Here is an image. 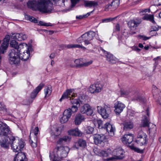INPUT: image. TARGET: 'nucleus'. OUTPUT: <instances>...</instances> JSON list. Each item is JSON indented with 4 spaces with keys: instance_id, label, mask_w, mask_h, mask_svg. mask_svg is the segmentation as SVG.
Returning <instances> with one entry per match:
<instances>
[{
    "instance_id": "nucleus-1",
    "label": "nucleus",
    "mask_w": 161,
    "mask_h": 161,
    "mask_svg": "<svg viewBox=\"0 0 161 161\" xmlns=\"http://www.w3.org/2000/svg\"><path fill=\"white\" fill-rule=\"evenodd\" d=\"M11 131L9 127L5 123L0 121V145L5 149H8L11 144L12 149L15 152H18L24 147V142L16 139L10 136Z\"/></svg>"
},
{
    "instance_id": "nucleus-2",
    "label": "nucleus",
    "mask_w": 161,
    "mask_h": 161,
    "mask_svg": "<svg viewBox=\"0 0 161 161\" xmlns=\"http://www.w3.org/2000/svg\"><path fill=\"white\" fill-rule=\"evenodd\" d=\"M27 5L28 7L33 10H38L45 13H50L54 11L53 4L49 0H38L29 1Z\"/></svg>"
},
{
    "instance_id": "nucleus-3",
    "label": "nucleus",
    "mask_w": 161,
    "mask_h": 161,
    "mask_svg": "<svg viewBox=\"0 0 161 161\" xmlns=\"http://www.w3.org/2000/svg\"><path fill=\"white\" fill-rule=\"evenodd\" d=\"M69 150L67 147H57L54 149L53 153H50V159H54L55 157L56 159H58L59 161L60 158H65L67 156Z\"/></svg>"
},
{
    "instance_id": "nucleus-4",
    "label": "nucleus",
    "mask_w": 161,
    "mask_h": 161,
    "mask_svg": "<svg viewBox=\"0 0 161 161\" xmlns=\"http://www.w3.org/2000/svg\"><path fill=\"white\" fill-rule=\"evenodd\" d=\"M95 35V32L92 31L87 32L77 39V42L81 43L84 42L85 45H88L91 43L90 41L93 39Z\"/></svg>"
},
{
    "instance_id": "nucleus-5",
    "label": "nucleus",
    "mask_w": 161,
    "mask_h": 161,
    "mask_svg": "<svg viewBox=\"0 0 161 161\" xmlns=\"http://www.w3.org/2000/svg\"><path fill=\"white\" fill-rule=\"evenodd\" d=\"M73 92V89H68L63 94L61 98L60 99V101L62 99L66 98H69L70 100V102L72 104H75L76 105H79V100L77 98H75L74 97H75V96H76V94L75 93Z\"/></svg>"
},
{
    "instance_id": "nucleus-6",
    "label": "nucleus",
    "mask_w": 161,
    "mask_h": 161,
    "mask_svg": "<svg viewBox=\"0 0 161 161\" xmlns=\"http://www.w3.org/2000/svg\"><path fill=\"white\" fill-rule=\"evenodd\" d=\"M8 61L11 64H17L20 62L19 53L16 50L12 49L8 52Z\"/></svg>"
},
{
    "instance_id": "nucleus-7",
    "label": "nucleus",
    "mask_w": 161,
    "mask_h": 161,
    "mask_svg": "<svg viewBox=\"0 0 161 161\" xmlns=\"http://www.w3.org/2000/svg\"><path fill=\"white\" fill-rule=\"evenodd\" d=\"M149 121V118L145 115L143 116L142 122V126L143 127L148 126L149 133L154 134L156 132V125Z\"/></svg>"
},
{
    "instance_id": "nucleus-8",
    "label": "nucleus",
    "mask_w": 161,
    "mask_h": 161,
    "mask_svg": "<svg viewBox=\"0 0 161 161\" xmlns=\"http://www.w3.org/2000/svg\"><path fill=\"white\" fill-rule=\"evenodd\" d=\"M97 112L104 119L107 118L111 112L110 107L106 105H105L103 107L98 106L97 107Z\"/></svg>"
},
{
    "instance_id": "nucleus-9",
    "label": "nucleus",
    "mask_w": 161,
    "mask_h": 161,
    "mask_svg": "<svg viewBox=\"0 0 161 161\" xmlns=\"http://www.w3.org/2000/svg\"><path fill=\"white\" fill-rule=\"evenodd\" d=\"M39 131V129L38 127H36L33 131V134H30L29 136V142L31 146L33 147L36 146L37 136Z\"/></svg>"
},
{
    "instance_id": "nucleus-10",
    "label": "nucleus",
    "mask_w": 161,
    "mask_h": 161,
    "mask_svg": "<svg viewBox=\"0 0 161 161\" xmlns=\"http://www.w3.org/2000/svg\"><path fill=\"white\" fill-rule=\"evenodd\" d=\"M80 110L81 113L86 114L88 116L92 115L93 113V111L90 105L86 103L80 107Z\"/></svg>"
},
{
    "instance_id": "nucleus-11",
    "label": "nucleus",
    "mask_w": 161,
    "mask_h": 161,
    "mask_svg": "<svg viewBox=\"0 0 161 161\" xmlns=\"http://www.w3.org/2000/svg\"><path fill=\"white\" fill-rule=\"evenodd\" d=\"M95 127V124L92 121H88L84 126V132L87 134H92Z\"/></svg>"
},
{
    "instance_id": "nucleus-12",
    "label": "nucleus",
    "mask_w": 161,
    "mask_h": 161,
    "mask_svg": "<svg viewBox=\"0 0 161 161\" xmlns=\"http://www.w3.org/2000/svg\"><path fill=\"white\" fill-rule=\"evenodd\" d=\"M125 152L120 147L114 149L112 153L113 156L115 157V158L121 159L125 157Z\"/></svg>"
},
{
    "instance_id": "nucleus-13",
    "label": "nucleus",
    "mask_w": 161,
    "mask_h": 161,
    "mask_svg": "<svg viewBox=\"0 0 161 161\" xmlns=\"http://www.w3.org/2000/svg\"><path fill=\"white\" fill-rule=\"evenodd\" d=\"M105 138V136L103 134H96L93 136L95 143L96 145H101L103 146Z\"/></svg>"
},
{
    "instance_id": "nucleus-14",
    "label": "nucleus",
    "mask_w": 161,
    "mask_h": 161,
    "mask_svg": "<svg viewBox=\"0 0 161 161\" xmlns=\"http://www.w3.org/2000/svg\"><path fill=\"white\" fill-rule=\"evenodd\" d=\"M121 141L124 144L130 145L133 140V136L132 134H125L121 138Z\"/></svg>"
},
{
    "instance_id": "nucleus-15",
    "label": "nucleus",
    "mask_w": 161,
    "mask_h": 161,
    "mask_svg": "<svg viewBox=\"0 0 161 161\" xmlns=\"http://www.w3.org/2000/svg\"><path fill=\"white\" fill-rule=\"evenodd\" d=\"M124 104L119 101H117L114 104V111L116 114H119L125 108Z\"/></svg>"
},
{
    "instance_id": "nucleus-16",
    "label": "nucleus",
    "mask_w": 161,
    "mask_h": 161,
    "mask_svg": "<svg viewBox=\"0 0 161 161\" xmlns=\"http://www.w3.org/2000/svg\"><path fill=\"white\" fill-rule=\"evenodd\" d=\"M71 115V110L70 108L65 110L63 113V116L60 119V122L64 124L67 122Z\"/></svg>"
},
{
    "instance_id": "nucleus-17",
    "label": "nucleus",
    "mask_w": 161,
    "mask_h": 161,
    "mask_svg": "<svg viewBox=\"0 0 161 161\" xmlns=\"http://www.w3.org/2000/svg\"><path fill=\"white\" fill-rule=\"evenodd\" d=\"M101 89V85L100 84H96L91 85L89 88V91L91 93H94L100 92Z\"/></svg>"
},
{
    "instance_id": "nucleus-18",
    "label": "nucleus",
    "mask_w": 161,
    "mask_h": 161,
    "mask_svg": "<svg viewBox=\"0 0 161 161\" xmlns=\"http://www.w3.org/2000/svg\"><path fill=\"white\" fill-rule=\"evenodd\" d=\"M27 49H30V50H31L32 49L31 46H28L27 44L25 43H21L18 44L16 50L20 53H21L20 52H24V50H26Z\"/></svg>"
},
{
    "instance_id": "nucleus-19",
    "label": "nucleus",
    "mask_w": 161,
    "mask_h": 161,
    "mask_svg": "<svg viewBox=\"0 0 161 161\" xmlns=\"http://www.w3.org/2000/svg\"><path fill=\"white\" fill-rule=\"evenodd\" d=\"M25 51V52L24 51L22 53H19L20 60L21 59L24 61H25L28 59L30 56V52H32V49L31 50H30V49H27Z\"/></svg>"
},
{
    "instance_id": "nucleus-20",
    "label": "nucleus",
    "mask_w": 161,
    "mask_h": 161,
    "mask_svg": "<svg viewBox=\"0 0 161 161\" xmlns=\"http://www.w3.org/2000/svg\"><path fill=\"white\" fill-rule=\"evenodd\" d=\"M14 161H28L24 153L22 152H18L16 155Z\"/></svg>"
},
{
    "instance_id": "nucleus-21",
    "label": "nucleus",
    "mask_w": 161,
    "mask_h": 161,
    "mask_svg": "<svg viewBox=\"0 0 161 161\" xmlns=\"http://www.w3.org/2000/svg\"><path fill=\"white\" fill-rule=\"evenodd\" d=\"M11 38L17 40L18 41H21L26 39L27 37L26 35L22 33H17L13 34Z\"/></svg>"
},
{
    "instance_id": "nucleus-22",
    "label": "nucleus",
    "mask_w": 161,
    "mask_h": 161,
    "mask_svg": "<svg viewBox=\"0 0 161 161\" xmlns=\"http://www.w3.org/2000/svg\"><path fill=\"white\" fill-rule=\"evenodd\" d=\"M103 128L105 129H106L107 131L111 136L114 135L115 128L111 124L109 123H106L104 125Z\"/></svg>"
},
{
    "instance_id": "nucleus-23",
    "label": "nucleus",
    "mask_w": 161,
    "mask_h": 161,
    "mask_svg": "<svg viewBox=\"0 0 161 161\" xmlns=\"http://www.w3.org/2000/svg\"><path fill=\"white\" fill-rule=\"evenodd\" d=\"M86 146V142L85 140L82 139H80L75 142L74 147L78 149L80 147L84 148Z\"/></svg>"
},
{
    "instance_id": "nucleus-24",
    "label": "nucleus",
    "mask_w": 161,
    "mask_h": 161,
    "mask_svg": "<svg viewBox=\"0 0 161 161\" xmlns=\"http://www.w3.org/2000/svg\"><path fill=\"white\" fill-rule=\"evenodd\" d=\"M141 22V20H131L129 21L127 24L131 30H134L136 29V27L140 24Z\"/></svg>"
},
{
    "instance_id": "nucleus-25",
    "label": "nucleus",
    "mask_w": 161,
    "mask_h": 161,
    "mask_svg": "<svg viewBox=\"0 0 161 161\" xmlns=\"http://www.w3.org/2000/svg\"><path fill=\"white\" fill-rule=\"evenodd\" d=\"M44 86V84L41 83L34 90L31 94V97L34 98L36 96L39 92L42 89Z\"/></svg>"
},
{
    "instance_id": "nucleus-26",
    "label": "nucleus",
    "mask_w": 161,
    "mask_h": 161,
    "mask_svg": "<svg viewBox=\"0 0 161 161\" xmlns=\"http://www.w3.org/2000/svg\"><path fill=\"white\" fill-rule=\"evenodd\" d=\"M123 129L125 130H128L132 129L134 127L133 122L131 121H125L123 123Z\"/></svg>"
},
{
    "instance_id": "nucleus-27",
    "label": "nucleus",
    "mask_w": 161,
    "mask_h": 161,
    "mask_svg": "<svg viewBox=\"0 0 161 161\" xmlns=\"http://www.w3.org/2000/svg\"><path fill=\"white\" fill-rule=\"evenodd\" d=\"M60 131L57 127H53L51 130V137L54 139L57 138L58 136L60 134Z\"/></svg>"
},
{
    "instance_id": "nucleus-28",
    "label": "nucleus",
    "mask_w": 161,
    "mask_h": 161,
    "mask_svg": "<svg viewBox=\"0 0 161 161\" xmlns=\"http://www.w3.org/2000/svg\"><path fill=\"white\" fill-rule=\"evenodd\" d=\"M106 60L110 63L115 64L117 61V59L111 54L108 53L106 55Z\"/></svg>"
},
{
    "instance_id": "nucleus-29",
    "label": "nucleus",
    "mask_w": 161,
    "mask_h": 161,
    "mask_svg": "<svg viewBox=\"0 0 161 161\" xmlns=\"http://www.w3.org/2000/svg\"><path fill=\"white\" fill-rule=\"evenodd\" d=\"M71 139V137L70 136H64L59 138L57 143L58 144H63L65 143L69 142Z\"/></svg>"
},
{
    "instance_id": "nucleus-30",
    "label": "nucleus",
    "mask_w": 161,
    "mask_h": 161,
    "mask_svg": "<svg viewBox=\"0 0 161 161\" xmlns=\"http://www.w3.org/2000/svg\"><path fill=\"white\" fill-rule=\"evenodd\" d=\"M84 119V117L83 116L80 114H77L75 118V124L76 125H79Z\"/></svg>"
},
{
    "instance_id": "nucleus-31",
    "label": "nucleus",
    "mask_w": 161,
    "mask_h": 161,
    "mask_svg": "<svg viewBox=\"0 0 161 161\" xmlns=\"http://www.w3.org/2000/svg\"><path fill=\"white\" fill-rule=\"evenodd\" d=\"M69 134L71 135L75 136H80L82 135V133L78 128H76L75 129L71 130L68 132Z\"/></svg>"
},
{
    "instance_id": "nucleus-32",
    "label": "nucleus",
    "mask_w": 161,
    "mask_h": 161,
    "mask_svg": "<svg viewBox=\"0 0 161 161\" xmlns=\"http://www.w3.org/2000/svg\"><path fill=\"white\" fill-rule=\"evenodd\" d=\"M98 153V155L105 157H107L110 154H111V150L110 149H108L107 151L103 150H99Z\"/></svg>"
},
{
    "instance_id": "nucleus-33",
    "label": "nucleus",
    "mask_w": 161,
    "mask_h": 161,
    "mask_svg": "<svg viewBox=\"0 0 161 161\" xmlns=\"http://www.w3.org/2000/svg\"><path fill=\"white\" fill-rule=\"evenodd\" d=\"M65 48H82L85 49V47L80 45L79 44H70L68 45H65L64 46Z\"/></svg>"
},
{
    "instance_id": "nucleus-34",
    "label": "nucleus",
    "mask_w": 161,
    "mask_h": 161,
    "mask_svg": "<svg viewBox=\"0 0 161 161\" xmlns=\"http://www.w3.org/2000/svg\"><path fill=\"white\" fill-rule=\"evenodd\" d=\"M84 4L85 7H94L97 5V2L93 1H85Z\"/></svg>"
},
{
    "instance_id": "nucleus-35",
    "label": "nucleus",
    "mask_w": 161,
    "mask_h": 161,
    "mask_svg": "<svg viewBox=\"0 0 161 161\" xmlns=\"http://www.w3.org/2000/svg\"><path fill=\"white\" fill-rule=\"evenodd\" d=\"M147 137H144L140 138H136V142L140 145H143L147 143Z\"/></svg>"
},
{
    "instance_id": "nucleus-36",
    "label": "nucleus",
    "mask_w": 161,
    "mask_h": 161,
    "mask_svg": "<svg viewBox=\"0 0 161 161\" xmlns=\"http://www.w3.org/2000/svg\"><path fill=\"white\" fill-rule=\"evenodd\" d=\"M144 20H149L153 23H155L154 20V16L153 15L146 14L142 17Z\"/></svg>"
},
{
    "instance_id": "nucleus-37",
    "label": "nucleus",
    "mask_w": 161,
    "mask_h": 161,
    "mask_svg": "<svg viewBox=\"0 0 161 161\" xmlns=\"http://www.w3.org/2000/svg\"><path fill=\"white\" fill-rule=\"evenodd\" d=\"M120 0H109V3H111L112 8H117L119 4Z\"/></svg>"
},
{
    "instance_id": "nucleus-38",
    "label": "nucleus",
    "mask_w": 161,
    "mask_h": 161,
    "mask_svg": "<svg viewBox=\"0 0 161 161\" xmlns=\"http://www.w3.org/2000/svg\"><path fill=\"white\" fill-rule=\"evenodd\" d=\"M44 91L45 95V97L49 96L52 92V87L51 86L46 87L44 89Z\"/></svg>"
},
{
    "instance_id": "nucleus-39",
    "label": "nucleus",
    "mask_w": 161,
    "mask_h": 161,
    "mask_svg": "<svg viewBox=\"0 0 161 161\" xmlns=\"http://www.w3.org/2000/svg\"><path fill=\"white\" fill-rule=\"evenodd\" d=\"M134 95L133 97V100H138L142 102L144 101V99L140 96L138 92H136Z\"/></svg>"
},
{
    "instance_id": "nucleus-40",
    "label": "nucleus",
    "mask_w": 161,
    "mask_h": 161,
    "mask_svg": "<svg viewBox=\"0 0 161 161\" xmlns=\"http://www.w3.org/2000/svg\"><path fill=\"white\" fill-rule=\"evenodd\" d=\"M152 92L153 96L155 97L158 98L159 99L158 97H159L160 92L159 91L156 87H154L152 90Z\"/></svg>"
},
{
    "instance_id": "nucleus-41",
    "label": "nucleus",
    "mask_w": 161,
    "mask_h": 161,
    "mask_svg": "<svg viewBox=\"0 0 161 161\" xmlns=\"http://www.w3.org/2000/svg\"><path fill=\"white\" fill-rule=\"evenodd\" d=\"M147 136L146 133H144L142 129H139L137 132L136 138H140L144 137H147Z\"/></svg>"
},
{
    "instance_id": "nucleus-42",
    "label": "nucleus",
    "mask_w": 161,
    "mask_h": 161,
    "mask_svg": "<svg viewBox=\"0 0 161 161\" xmlns=\"http://www.w3.org/2000/svg\"><path fill=\"white\" fill-rule=\"evenodd\" d=\"M25 18L26 20H29L30 21L34 23H37L38 22L37 19L34 17L31 16L29 15H25Z\"/></svg>"
},
{
    "instance_id": "nucleus-43",
    "label": "nucleus",
    "mask_w": 161,
    "mask_h": 161,
    "mask_svg": "<svg viewBox=\"0 0 161 161\" xmlns=\"http://www.w3.org/2000/svg\"><path fill=\"white\" fill-rule=\"evenodd\" d=\"M106 5L104 7L105 11H108L109 9H113L111 3H109V0H105Z\"/></svg>"
},
{
    "instance_id": "nucleus-44",
    "label": "nucleus",
    "mask_w": 161,
    "mask_h": 161,
    "mask_svg": "<svg viewBox=\"0 0 161 161\" xmlns=\"http://www.w3.org/2000/svg\"><path fill=\"white\" fill-rule=\"evenodd\" d=\"M79 101L81 103L84 104L86 103V97L84 94H81L78 97Z\"/></svg>"
},
{
    "instance_id": "nucleus-45",
    "label": "nucleus",
    "mask_w": 161,
    "mask_h": 161,
    "mask_svg": "<svg viewBox=\"0 0 161 161\" xmlns=\"http://www.w3.org/2000/svg\"><path fill=\"white\" fill-rule=\"evenodd\" d=\"M18 44L17 42H16L14 40H11L10 43V46L12 47H13L15 48V50H16Z\"/></svg>"
},
{
    "instance_id": "nucleus-46",
    "label": "nucleus",
    "mask_w": 161,
    "mask_h": 161,
    "mask_svg": "<svg viewBox=\"0 0 161 161\" xmlns=\"http://www.w3.org/2000/svg\"><path fill=\"white\" fill-rule=\"evenodd\" d=\"M130 93L129 91L125 90H121L120 91V95L121 96L125 97L128 95Z\"/></svg>"
},
{
    "instance_id": "nucleus-47",
    "label": "nucleus",
    "mask_w": 161,
    "mask_h": 161,
    "mask_svg": "<svg viewBox=\"0 0 161 161\" xmlns=\"http://www.w3.org/2000/svg\"><path fill=\"white\" fill-rule=\"evenodd\" d=\"M129 147L131 149L135 151L137 153H139L140 152V150L139 149L136 147H135L133 145H131L129 146Z\"/></svg>"
},
{
    "instance_id": "nucleus-48",
    "label": "nucleus",
    "mask_w": 161,
    "mask_h": 161,
    "mask_svg": "<svg viewBox=\"0 0 161 161\" xmlns=\"http://www.w3.org/2000/svg\"><path fill=\"white\" fill-rule=\"evenodd\" d=\"M92 63V60H90L88 62L84 63H81V64H80V65L81 66H89V65L91 64Z\"/></svg>"
},
{
    "instance_id": "nucleus-49",
    "label": "nucleus",
    "mask_w": 161,
    "mask_h": 161,
    "mask_svg": "<svg viewBox=\"0 0 161 161\" xmlns=\"http://www.w3.org/2000/svg\"><path fill=\"white\" fill-rule=\"evenodd\" d=\"M71 110V112H75L77 111L78 110V107L76 105H73L71 109L70 108Z\"/></svg>"
},
{
    "instance_id": "nucleus-50",
    "label": "nucleus",
    "mask_w": 161,
    "mask_h": 161,
    "mask_svg": "<svg viewBox=\"0 0 161 161\" xmlns=\"http://www.w3.org/2000/svg\"><path fill=\"white\" fill-rule=\"evenodd\" d=\"M80 0H71L72 3V7H74Z\"/></svg>"
},
{
    "instance_id": "nucleus-51",
    "label": "nucleus",
    "mask_w": 161,
    "mask_h": 161,
    "mask_svg": "<svg viewBox=\"0 0 161 161\" xmlns=\"http://www.w3.org/2000/svg\"><path fill=\"white\" fill-rule=\"evenodd\" d=\"M98 127L99 128H103V123L101 120H98L97 121Z\"/></svg>"
},
{
    "instance_id": "nucleus-52",
    "label": "nucleus",
    "mask_w": 161,
    "mask_h": 161,
    "mask_svg": "<svg viewBox=\"0 0 161 161\" xmlns=\"http://www.w3.org/2000/svg\"><path fill=\"white\" fill-rule=\"evenodd\" d=\"M161 59V58L160 56H158L156 58H155L153 59V60L155 61V63L154 64V65L155 66H156L157 65V62L158 60H159Z\"/></svg>"
},
{
    "instance_id": "nucleus-53",
    "label": "nucleus",
    "mask_w": 161,
    "mask_h": 161,
    "mask_svg": "<svg viewBox=\"0 0 161 161\" xmlns=\"http://www.w3.org/2000/svg\"><path fill=\"white\" fill-rule=\"evenodd\" d=\"M80 61L79 59H77L75 60L74 62L76 64V66L77 67H81V66L80 65L81 63H79Z\"/></svg>"
},
{
    "instance_id": "nucleus-54",
    "label": "nucleus",
    "mask_w": 161,
    "mask_h": 161,
    "mask_svg": "<svg viewBox=\"0 0 161 161\" xmlns=\"http://www.w3.org/2000/svg\"><path fill=\"white\" fill-rule=\"evenodd\" d=\"M113 20V19H112L110 18L105 19L102 20V22H108L109 21H112Z\"/></svg>"
},
{
    "instance_id": "nucleus-55",
    "label": "nucleus",
    "mask_w": 161,
    "mask_h": 161,
    "mask_svg": "<svg viewBox=\"0 0 161 161\" xmlns=\"http://www.w3.org/2000/svg\"><path fill=\"white\" fill-rule=\"evenodd\" d=\"M129 115L131 116H134L136 114V112L133 110H130L129 111Z\"/></svg>"
},
{
    "instance_id": "nucleus-56",
    "label": "nucleus",
    "mask_w": 161,
    "mask_h": 161,
    "mask_svg": "<svg viewBox=\"0 0 161 161\" xmlns=\"http://www.w3.org/2000/svg\"><path fill=\"white\" fill-rule=\"evenodd\" d=\"M158 30V28L155 26H153L151 28V32L152 31H157Z\"/></svg>"
},
{
    "instance_id": "nucleus-57",
    "label": "nucleus",
    "mask_w": 161,
    "mask_h": 161,
    "mask_svg": "<svg viewBox=\"0 0 161 161\" xmlns=\"http://www.w3.org/2000/svg\"><path fill=\"white\" fill-rule=\"evenodd\" d=\"M76 18L77 19H80L83 18H86L84 15L76 16Z\"/></svg>"
},
{
    "instance_id": "nucleus-58",
    "label": "nucleus",
    "mask_w": 161,
    "mask_h": 161,
    "mask_svg": "<svg viewBox=\"0 0 161 161\" xmlns=\"http://www.w3.org/2000/svg\"><path fill=\"white\" fill-rule=\"evenodd\" d=\"M2 105L0 103V110H3L4 111L6 112L7 111V109L5 106H3L1 107Z\"/></svg>"
},
{
    "instance_id": "nucleus-59",
    "label": "nucleus",
    "mask_w": 161,
    "mask_h": 161,
    "mask_svg": "<svg viewBox=\"0 0 161 161\" xmlns=\"http://www.w3.org/2000/svg\"><path fill=\"white\" fill-rule=\"evenodd\" d=\"M132 48L133 50H134L135 51L139 52L141 50L140 49L138 48L136 46H134L132 47Z\"/></svg>"
},
{
    "instance_id": "nucleus-60",
    "label": "nucleus",
    "mask_w": 161,
    "mask_h": 161,
    "mask_svg": "<svg viewBox=\"0 0 161 161\" xmlns=\"http://www.w3.org/2000/svg\"><path fill=\"white\" fill-rule=\"evenodd\" d=\"M100 50L102 51L105 55L108 53V52L104 50L103 48L101 47L100 48Z\"/></svg>"
},
{
    "instance_id": "nucleus-61",
    "label": "nucleus",
    "mask_w": 161,
    "mask_h": 161,
    "mask_svg": "<svg viewBox=\"0 0 161 161\" xmlns=\"http://www.w3.org/2000/svg\"><path fill=\"white\" fill-rule=\"evenodd\" d=\"M55 56V53H52L49 56L51 59L53 58Z\"/></svg>"
},
{
    "instance_id": "nucleus-62",
    "label": "nucleus",
    "mask_w": 161,
    "mask_h": 161,
    "mask_svg": "<svg viewBox=\"0 0 161 161\" xmlns=\"http://www.w3.org/2000/svg\"><path fill=\"white\" fill-rule=\"evenodd\" d=\"M94 11V10H93L91 12H88V13H87L86 14H84L85 16V18H87V17H88V16H89V15H90L92 13L93 11Z\"/></svg>"
},
{
    "instance_id": "nucleus-63",
    "label": "nucleus",
    "mask_w": 161,
    "mask_h": 161,
    "mask_svg": "<svg viewBox=\"0 0 161 161\" xmlns=\"http://www.w3.org/2000/svg\"><path fill=\"white\" fill-rule=\"evenodd\" d=\"M116 30L118 31H119L120 27L119 25L118 24H117L116 25Z\"/></svg>"
},
{
    "instance_id": "nucleus-64",
    "label": "nucleus",
    "mask_w": 161,
    "mask_h": 161,
    "mask_svg": "<svg viewBox=\"0 0 161 161\" xmlns=\"http://www.w3.org/2000/svg\"><path fill=\"white\" fill-rule=\"evenodd\" d=\"M141 38H142L143 40H146L149 38V37H147L145 36H141Z\"/></svg>"
}]
</instances>
